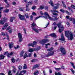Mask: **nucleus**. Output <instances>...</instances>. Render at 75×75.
<instances>
[{"mask_svg":"<svg viewBox=\"0 0 75 75\" xmlns=\"http://www.w3.org/2000/svg\"><path fill=\"white\" fill-rule=\"evenodd\" d=\"M65 35L68 37L69 40H72L74 37H73V33L69 31H66L65 32Z\"/></svg>","mask_w":75,"mask_h":75,"instance_id":"f257e3e1","label":"nucleus"},{"mask_svg":"<svg viewBox=\"0 0 75 75\" xmlns=\"http://www.w3.org/2000/svg\"><path fill=\"white\" fill-rule=\"evenodd\" d=\"M61 23H62V22H60L57 25V23L55 22H54L53 23V25H57V27H58L59 28H62V29H59V33H61V32H62V31L63 30V29L64 28V26H63V25H61Z\"/></svg>","mask_w":75,"mask_h":75,"instance_id":"f03ea898","label":"nucleus"},{"mask_svg":"<svg viewBox=\"0 0 75 75\" xmlns=\"http://www.w3.org/2000/svg\"><path fill=\"white\" fill-rule=\"evenodd\" d=\"M48 3L49 4H51L52 7H54V8L56 9H58V8H59V6L60 5V4H55V5H57L56 6H54V5L53 3L52 2V1L51 0L50 1V2L49 1Z\"/></svg>","mask_w":75,"mask_h":75,"instance_id":"7ed1b4c3","label":"nucleus"},{"mask_svg":"<svg viewBox=\"0 0 75 75\" xmlns=\"http://www.w3.org/2000/svg\"><path fill=\"white\" fill-rule=\"evenodd\" d=\"M59 51H60L61 53L64 55H65L66 54V52H65V49L63 47H62L59 49Z\"/></svg>","mask_w":75,"mask_h":75,"instance_id":"20e7f679","label":"nucleus"},{"mask_svg":"<svg viewBox=\"0 0 75 75\" xmlns=\"http://www.w3.org/2000/svg\"><path fill=\"white\" fill-rule=\"evenodd\" d=\"M18 37L19 38V42H21L23 41V37L21 33H19L18 35Z\"/></svg>","mask_w":75,"mask_h":75,"instance_id":"39448f33","label":"nucleus"},{"mask_svg":"<svg viewBox=\"0 0 75 75\" xmlns=\"http://www.w3.org/2000/svg\"><path fill=\"white\" fill-rule=\"evenodd\" d=\"M37 42L36 41H34L33 42V44L30 43L28 44V46H31L33 47H34L36 46V45H37Z\"/></svg>","mask_w":75,"mask_h":75,"instance_id":"423d86ee","label":"nucleus"},{"mask_svg":"<svg viewBox=\"0 0 75 75\" xmlns=\"http://www.w3.org/2000/svg\"><path fill=\"white\" fill-rule=\"evenodd\" d=\"M18 17L20 20H25L26 21V19L25 18V17L24 16L21 15V14H19L18 15Z\"/></svg>","mask_w":75,"mask_h":75,"instance_id":"0eeeda50","label":"nucleus"},{"mask_svg":"<svg viewBox=\"0 0 75 75\" xmlns=\"http://www.w3.org/2000/svg\"><path fill=\"white\" fill-rule=\"evenodd\" d=\"M49 41H50V40L48 39H44L42 40V44L43 45H44V44H45V43L47 42H49Z\"/></svg>","mask_w":75,"mask_h":75,"instance_id":"6e6552de","label":"nucleus"},{"mask_svg":"<svg viewBox=\"0 0 75 75\" xmlns=\"http://www.w3.org/2000/svg\"><path fill=\"white\" fill-rule=\"evenodd\" d=\"M61 37V38L59 39V40L61 41H64V42H65V38H64V35L63 34H62Z\"/></svg>","mask_w":75,"mask_h":75,"instance_id":"1a4fd4ad","label":"nucleus"},{"mask_svg":"<svg viewBox=\"0 0 75 75\" xmlns=\"http://www.w3.org/2000/svg\"><path fill=\"white\" fill-rule=\"evenodd\" d=\"M2 35H6V37H7V39L9 41V36H8V34L7 33H4L3 32L1 33Z\"/></svg>","mask_w":75,"mask_h":75,"instance_id":"9d476101","label":"nucleus"},{"mask_svg":"<svg viewBox=\"0 0 75 75\" xmlns=\"http://www.w3.org/2000/svg\"><path fill=\"white\" fill-rule=\"evenodd\" d=\"M14 43H9V47L10 49L12 48V47H13V45Z\"/></svg>","mask_w":75,"mask_h":75,"instance_id":"9b49d317","label":"nucleus"},{"mask_svg":"<svg viewBox=\"0 0 75 75\" xmlns=\"http://www.w3.org/2000/svg\"><path fill=\"white\" fill-rule=\"evenodd\" d=\"M41 17H44L45 18V19H47L48 18H47V17L46 16H39L38 17H36L35 18V20H37L38 18H40Z\"/></svg>","mask_w":75,"mask_h":75,"instance_id":"f8f14e48","label":"nucleus"},{"mask_svg":"<svg viewBox=\"0 0 75 75\" xmlns=\"http://www.w3.org/2000/svg\"><path fill=\"white\" fill-rule=\"evenodd\" d=\"M4 55H7L8 57H10V56L9 55V53L8 52H5L4 53Z\"/></svg>","mask_w":75,"mask_h":75,"instance_id":"ddd939ff","label":"nucleus"},{"mask_svg":"<svg viewBox=\"0 0 75 75\" xmlns=\"http://www.w3.org/2000/svg\"><path fill=\"white\" fill-rule=\"evenodd\" d=\"M8 24L6 23L4 25V28H2V30H4V29H6V28H7L8 27Z\"/></svg>","mask_w":75,"mask_h":75,"instance_id":"4468645a","label":"nucleus"},{"mask_svg":"<svg viewBox=\"0 0 75 75\" xmlns=\"http://www.w3.org/2000/svg\"><path fill=\"white\" fill-rule=\"evenodd\" d=\"M34 51H35V48L29 49V51L30 52H33Z\"/></svg>","mask_w":75,"mask_h":75,"instance_id":"2eb2a0df","label":"nucleus"},{"mask_svg":"<svg viewBox=\"0 0 75 75\" xmlns=\"http://www.w3.org/2000/svg\"><path fill=\"white\" fill-rule=\"evenodd\" d=\"M15 17H11V18L10 21V22H13V20H15Z\"/></svg>","mask_w":75,"mask_h":75,"instance_id":"dca6fc26","label":"nucleus"},{"mask_svg":"<svg viewBox=\"0 0 75 75\" xmlns=\"http://www.w3.org/2000/svg\"><path fill=\"white\" fill-rule=\"evenodd\" d=\"M39 67H40L39 64H36L33 67V69H35V68H38Z\"/></svg>","mask_w":75,"mask_h":75,"instance_id":"f3484780","label":"nucleus"},{"mask_svg":"<svg viewBox=\"0 0 75 75\" xmlns=\"http://www.w3.org/2000/svg\"><path fill=\"white\" fill-rule=\"evenodd\" d=\"M54 52H49V55H50V56H51L52 55H54Z\"/></svg>","mask_w":75,"mask_h":75,"instance_id":"a211bd4d","label":"nucleus"},{"mask_svg":"<svg viewBox=\"0 0 75 75\" xmlns=\"http://www.w3.org/2000/svg\"><path fill=\"white\" fill-rule=\"evenodd\" d=\"M49 36H51V37H56L57 36L55 33H52L49 35Z\"/></svg>","mask_w":75,"mask_h":75,"instance_id":"6ab92c4d","label":"nucleus"},{"mask_svg":"<svg viewBox=\"0 0 75 75\" xmlns=\"http://www.w3.org/2000/svg\"><path fill=\"white\" fill-rule=\"evenodd\" d=\"M48 18L50 20H52L53 21H55V19H54L51 18V17H50V15H49L48 16Z\"/></svg>","mask_w":75,"mask_h":75,"instance_id":"aec40b11","label":"nucleus"},{"mask_svg":"<svg viewBox=\"0 0 75 75\" xmlns=\"http://www.w3.org/2000/svg\"><path fill=\"white\" fill-rule=\"evenodd\" d=\"M3 7H0V18L1 17V10H3Z\"/></svg>","mask_w":75,"mask_h":75,"instance_id":"412c9836","label":"nucleus"},{"mask_svg":"<svg viewBox=\"0 0 75 75\" xmlns=\"http://www.w3.org/2000/svg\"><path fill=\"white\" fill-rule=\"evenodd\" d=\"M55 75H62V74L60 72H56L55 73Z\"/></svg>","mask_w":75,"mask_h":75,"instance_id":"4be33fe9","label":"nucleus"},{"mask_svg":"<svg viewBox=\"0 0 75 75\" xmlns=\"http://www.w3.org/2000/svg\"><path fill=\"white\" fill-rule=\"evenodd\" d=\"M5 57L4 55H3V54H1L0 55V59L1 60L2 59H4Z\"/></svg>","mask_w":75,"mask_h":75,"instance_id":"5701e85b","label":"nucleus"},{"mask_svg":"<svg viewBox=\"0 0 75 75\" xmlns=\"http://www.w3.org/2000/svg\"><path fill=\"white\" fill-rule=\"evenodd\" d=\"M41 49V47L40 46H38L37 47V48L35 49V51H38L39 50H40Z\"/></svg>","mask_w":75,"mask_h":75,"instance_id":"b1692460","label":"nucleus"},{"mask_svg":"<svg viewBox=\"0 0 75 75\" xmlns=\"http://www.w3.org/2000/svg\"><path fill=\"white\" fill-rule=\"evenodd\" d=\"M32 29L33 30H34V31L35 32H36V33H39L38 30L34 28L33 27L32 28Z\"/></svg>","mask_w":75,"mask_h":75,"instance_id":"393cba45","label":"nucleus"},{"mask_svg":"<svg viewBox=\"0 0 75 75\" xmlns=\"http://www.w3.org/2000/svg\"><path fill=\"white\" fill-rule=\"evenodd\" d=\"M26 71L25 70H24L21 71L20 73L21 74H26Z\"/></svg>","mask_w":75,"mask_h":75,"instance_id":"a878e982","label":"nucleus"},{"mask_svg":"<svg viewBox=\"0 0 75 75\" xmlns=\"http://www.w3.org/2000/svg\"><path fill=\"white\" fill-rule=\"evenodd\" d=\"M25 17H26V18H30V16H29V15L28 14V13H26L24 15Z\"/></svg>","mask_w":75,"mask_h":75,"instance_id":"bb28decb","label":"nucleus"},{"mask_svg":"<svg viewBox=\"0 0 75 75\" xmlns=\"http://www.w3.org/2000/svg\"><path fill=\"white\" fill-rule=\"evenodd\" d=\"M26 57H28V55L27 54V53H25L24 56V59H25L26 58Z\"/></svg>","mask_w":75,"mask_h":75,"instance_id":"cd10ccee","label":"nucleus"},{"mask_svg":"<svg viewBox=\"0 0 75 75\" xmlns=\"http://www.w3.org/2000/svg\"><path fill=\"white\" fill-rule=\"evenodd\" d=\"M32 27H35V26H36V24L34 23V22H33L32 24H31Z\"/></svg>","mask_w":75,"mask_h":75,"instance_id":"c85d7f7f","label":"nucleus"},{"mask_svg":"<svg viewBox=\"0 0 75 75\" xmlns=\"http://www.w3.org/2000/svg\"><path fill=\"white\" fill-rule=\"evenodd\" d=\"M39 73L38 71H37L35 72L33 74L34 75H38Z\"/></svg>","mask_w":75,"mask_h":75,"instance_id":"c756f323","label":"nucleus"},{"mask_svg":"<svg viewBox=\"0 0 75 75\" xmlns=\"http://www.w3.org/2000/svg\"><path fill=\"white\" fill-rule=\"evenodd\" d=\"M54 50V48L53 47H52L50 49H48L47 50V51H52V50Z\"/></svg>","mask_w":75,"mask_h":75,"instance_id":"7c9ffc66","label":"nucleus"},{"mask_svg":"<svg viewBox=\"0 0 75 75\" xmlns=\"http://www.w3.org/2000/svg\"><path fill=\"white\" fill-rule=\"evenodd\" d=\"M23 54H24V51H22L20 53L21 57H23Z\"/></svg>","mask_w":75,"mask_h":75,"instance_id":"2f4dec72","label":"nucleus"},{"mask_svg":"<svg viewBox=\"0 0 75 75\" xmlns=\"http://www.w3.org/2000/svg\"><path fill=\"white\" fill-rule=\"evenodd\" d=\"M11 61L13 63H14V62H15V59L14 58L12 57L11 59Z\"/></svg>","mask_w":75,"mask_h":75,"instance_id":"473e14b6","label":"nucleus"},{"mask_svg":"<svg viewBox=\"0 0 75 75\" xmlns=\"http://www.w3.org/2000/svg\"><path fill=\"white\" fill-rule=\"evenodd\" d=\"M44 14V15H45V16H47V17L48 16H49V14H48V13H47V12H45Z\"/></svg>","mask_w":75,"mask_h":75,"instance_id":"72a5a7b5","label":"nucleus"},{"mask_svg":"<svg viewBox=\"0 0 75 75\" xmlns=\"http://www.w3.org/2000/svg\"><path fill=\"white\" fill-rule=\"evenodd\" d=\"M4 21L3 20L0 22V24H4Z\"/></svg>","mask_w":75,"mask_h":75,"instance_id":"f704fd0d","label":"nucleus"},{"mask_svg":"<svg viewBox=\"0 0 75 75\" xmlns=\"http://www.w3.org/2000/svg\"><path fill=\"white\" fill-rule=\"evenodd\" d=\"M27 67L26 64H24V66L23 67V69H27Z\"/></svg>","mask_w":75,"mask_h":75,"instance_id":"c9c22d12","label":"nucleus"},{"mask_svg":"<svg viewBox=\"0 0 75 75\" xmlns=\"http://www.w3.org/2000/svg\"><path fill=\"white\" fill-rule=\"evenodd\" d=\"M8 11H9V10L8 9H6L4 11V13H8Z\"/></svg>","mask_w":75,"mask_h":75,"instance_id":"e433bc0d","label":"nucleus"},{"mask_svg":"<svg viewBox=\"0 0 75 75\" xmlns=\"http://www.w3.org/2000/svg\"><path fill=\"white\" fill-rule=\"evenodd\" d=\"M70 63L72 65L73 68H74L75 69V66L74 65V63H72L71 62H70Z\"/></svg>","mask_w":75,"mask_h":75,"instance_id":"4c0bfd02","label":"nucleus"},{"mask_svg":"<svg viewBox=\"0 0 75 75\" xmlns=\"http://www.w3.org/2000/svg\"><path fill=\"white\" fill-rule=\"evenodd\" d=\"M62 2L64 7H65V8H66L67 7V6H66V5H65V4H64V2H63V1H62Z\"/></svg>","mask_w":75,"mask_h":75,"instance_id":"58836bf2","label":"nucleus"},{"mask_svg":"<svg viewBox=\"0 0 75 75\" xmlns=\"http://www.w3.org/2000/svg\"><path fill=\"white\" fill-rule=\"evenodd\" d=\"M7 20V18H4L3 20V21H4V22H5V21H6Z\"/></svg>","mask_w":75,"mask_h":75,"instance_id":"ea45409f","label":"nucleus"},{"mask_svg":"<svg viewBox=\"0 0 75 75\" xmlns=\"http://www.w3.org/2000/svg\"><path fill=\"white\" fill-rule=\"evenodd\" d=\"M73 24H75V19L73 18Z\"/></svg>","mask_w":75,"mask_h":75,"instance_id":"a19ab883","label":"nucleus"},{"mask_svg":"<svg viewBox=\"0 0 75 75\" xmlns=\"http://www.w3.org/2000/svg\"><path fill=\"white\" fill-rule=\"evenodd\" d=\"M30 11V8L28 7L26 8L25 11Z\"/></svg>","mask_w":75,"mask_h":75,"instance_id":"79ce46f5","label":"nucleus"},{"mask_svg":"<svg viewBox=\"0 0 75 75\" xmlns=\"http://www.w3.org/2000/svg\"><path fill=\"white\" fill-rule=\"evenodd\" d=\"M28 3L29 5H31V4H33V3L32 2V1H29Z\"/></svg>","mask_w":75,"mask_h":75,"instance_id":"37998d69","label":"nucleus"},{"mask_svg":"<svg viewBox=\"0 0 75 75\" xmlns=\"http://www.w3.org/2000/svg\"><path fill=\"white\" fill-rule=\"evenodd\" d=\"M55 69L56 71H60L61 70V69L59 68H55Z\"/></svg>","mask_w":75,"mask_h":75,"instance_id":"c03bdc74","label":"nucleus"},{"mask_svg":"<svg viewBox=\"0 0 75 75\" xmlns=\"http://www.w3.org/2000/svg\"><path fill=\"white\" fill-rule=\"evenodd\" d=\"M21 69H22V66H20V65L19 66L18 69L19 70H21Z\"/></svg>","mask_w":75,"mask_h":75,"instance_id":"a18cd8bd","label":"nucleus"},{"mask_svg":"<svg viewBox=\"0 0 75 75\" xmlns=\"http://www.w3.org/2000/svg\"><path fill=\"white\" fill-rule=\"evenodd\" d=\"M53 15H55V16H58V13H56L53 12L52 13Z\"/></svg>","mask_w":75,"mask_h":75,"instance_id":"49530a36","label":"nucleus"},{"mask_svg":"<svg viewBox=\"0 0 75 75\" xmlns=\"http://www.w3.org/2000/svg\"><path fill=\"white\" fill-rule=\"evenodd\" d=\"M66 13H67V14H68L69 15H71V13H69V12H68V11H66Z\"/></svg>","mask_w":75,"mask_h":75,"instance_id":"de8ad7c7","label":"nucleus"},{"mask_svg":"<svg viewBox=\"0 0 75 75\" xmlns=\"http://www.w3.org/2000/svg\"><path fill=\"white\" fill-rule=\"evenodd\" d=\"M70 70H71V72H72V73L73 74H74V73H75V71H74V70H73V69H71Z\"/></svg>","mask_w":75,"mask_h":75,"instance_id":"09e8293b","label":"nucleus"},{"mask_svg":"<svg viewBox=\"0 0 75 75\" xmlns=\"http://www.w3.org/2000/svg\"><path fill=\"white\" fill-rule=\"evenodd\" d=\"M35 8H36V6H34L32 7V10H34V9H35Z\"/></svg>","mask_w":75,"mask_h":75,"instance_id":"8fccbe9b","label":"nucleus"},{"mask_svg":"<svg viewBox=\"0 0 75 75\" xmlns=\"http://www.w3.org/2000/svg\"><path fill=\"white\" fill-rule=\"evenodd\" d=\"M60 11H61V12H62V13H64V9H61L60 10Z\"/></svg>","mask_w":75,"mask_h":75,"instance_id":"3c124183","label":"nucleus"},{"mask_svg":"<svg viewBox=\"0 0 75 75\" xmlns=\"http://www.w3.org/2000/svg\"><path fill=\"white\" fill-rule=\"evenodd\" d=\"M14 54V52H12L9 53V55L11 56Z\"/></svg>","mask_w":75,"mask_h":75,"instance_id":"603ef678","label":"nucleus"},{"mask_svg":"<svg viewBox=\"0 0 75 75\" xmlns=\"http://www.w3.org/2000/svg\"><path fill=\"white\" fill-rule=\"evenodd\" d=\"M55 18H54V21L55 20H58V18H57V16H54Z\"/></svg>","mask_w":75,"mask_h":75,"instance_id":"864d4df0","label":"nucleus"},{"mask_svg":"<svg viewBox=\"0 0 75 75\" xmlns=\"http://www.w3.org/2000/svg\"><path fill=\"white\" fill-rule=\"evenodd\" d=\"M32 55V53H29L28 56L29 57H31Z\"/></svg>","mask_w":75,"mask_h":75,"instance_id":"5fc2aeb1","label":"nucleus"},{"mask_svg":"<svg viewBox=\"0 0 75 75\" xmlns=\"http://www.w3.org/2000/svg\"><path fill=\"white\" fill-rule=\"evenodd\" d=\"M11 71H9L8 72V75H12V74H11Z\"/></svg>","mask_w":75,"mask_h":75,"instance_id":"6e6d98bb","label":"nucleus"},{"mask_svg":"<svg viewBox=\"0 0 75 75\" xmlns=\"http://www.w3.org/2000/svg\"><path fill=\"white\" fill-rule=\"evenodd\" d=\"M14 48L15 50H17V49H18V48H19V46H17V47H14Z\"/></svg>","mask_w":75,"mask_h":75,"instance_id":"4d7b16f0","label":"nucleus"},{"mask_svg":"<svg viewBox=\"0 0 75 75\" xmlns=\"http://www.w3.org/2000/svg\"><path fill=\"white\" fill-rule=\"evenodd\" d=\"M23 30L24 31V32L25 33V34L26 35L27 34V33H26V30H25V28H23Z\"/></svg>","mask_w":75,"mask_h":75,"instance_id":"13d9d810","label":"nucleus"},{"mask_svg":"<svg viewBox=\"0 0 75 75\" xmlns=\"http://www.w3.org/2000/svg\"><path fill=\"white\" fill-rule=\"evenodd\" d=\"M30 18L31 20H33V16L32 15L30 16Z\"/></svg>","mask_w":75,"mask_h":75,"instance_id":"bf43d9fd","label":"nucleus"},{"mask_svg":"<svg viewBox=\"0 0 75 75\" xmlns=\"http://www.w3.org/2000/svg\"><path fill=\"white\" fill-rule=\"evenodd\" d=\"M44 6H41L40 7V9H44Z\"/></svg>","mask_w":75,"mask_h":75,"instance_id":"052dcab7","label":"nucleus"},{"mask_svg":"<svg viewBox=\"0 0 75 75\" xmlns=\"http://www.w3.org/2000/svg\"><path fill=\"white\" fill-rule=\"evenodd\" d=\"M71 7L73 8H74V9H75V6L74 5H71Z\"/></svg>","mask_w":75,"mask_h":75,"instance_id":"680f3d73","label":"nucleus"},{"mask_svg":"<svg viewBox=\"0 0 75 75\" xmlns=\"http://www.w3.org/2000/svg\"><path fill=\"white\" fill-rule=\"evenodd\" d=\"M12 30H13V29L9 30L8 31L9 33H12Z\"/></svg>","mask_w":75,"mask_h":75,"instance_id":"e2e57ef3","label":"nucleus"},{"mask_svg":"<svg viewBox=\"0 0 75 75\" xmlns=\"http://www.w3.org/2000/svg\"><path fill=\"white\" fill-rule=\"evenodd\" d=\"M19 10H20V11H24V10L23 9V8H20Z\"/></svg>","mask_w":75,"mask_h":75,"instance_id":"0e129e2a","label":"nucleus"},{"mask_svg":"<svg viewBox=\"0 0 75 75\" xmlns=\"http://www.w3.org/2000/svg\"><path fill=\"white\" fill-rule=\"evenodd\" d=\"M29 5H30L28 3H27L26 5V7H28V6H29Z\"/></svg>","mask_w":75,"mask_h":75,"instance_id":"69168bd1","label":"nucleus"},{"mask_svg":"<svg viewBox=\"0 0 75 75\" xmlns=\"http://www.w3.org/2000/svg\"><path fill=\"white\" fill-rule=\"evenodd\" d=\"M32 15H33V16H36V13L35 12H33L32 13Z\"/></svg>","mask_w":75,"mask_h":75,"instance_id":"338daca9","label":"nucleus"},{"mask_svg":"<svg viewBox=\"0 0 75 75\" xmlns=\"http://www.w3.org/2000/svg\"><path fill=\"white\" fill-rule=\"evenodd\" d=\"M10 29H11V28L10 27V26H9L7 29L6 30H10Z\"/></svg>","mask_w":75,"mask_h":75,"instance_id":"774afa93","label":"nucleus"}]
</instances>
